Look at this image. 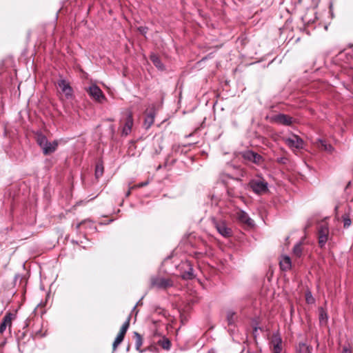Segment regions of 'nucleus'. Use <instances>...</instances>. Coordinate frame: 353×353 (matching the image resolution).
<instances>
[{
    "label": "nucleus",
    "mask_w": 353,
    "mask_h": 353,
    "mask_svg": "<svg viewBox=\"0 0 353 353\" xmlns=\"http://www.w3.org/2000/svg\"><path fill=\"white\" fill-rule=\"evenodd\" d=\"M248 185L254 193L258 195L264 194L269 191L268 183L261 176H256L250 179Z\"/></svg>",
    "instance_id": "obj_1"
},
{
    "label": "nucleus",
    "mask_w": 353,
    "mask_h": 353,
    "mask_svg": "<svg viewBox=\"0 0 353 353\" xmlns=\"http://www.w3.org/2000/svg\"><path fill=\"white\" fill-rule=\"evenodd\" d=\"M211 221L216 229L217 232L223 237H230L232 235V229L228 227L227 222L225 220L221 219H216V217H211Z\"/></svg>",
    "instance_id": "obj_2"
},
{
    "label": "nucleus",
    "mask_w": 353,
    "mask_h": 353,
    "mask_svg": "<svg viewBox=\"0 0 353 353\" xmlns=\"http://www.w3.org/2000/svg\"><path fill=\"white\" fill-rule=\"evenodd\" d=\"M177 270L183 279L190 280L194 278L192 265L189 261H181L178 265Z\"/></svg>",
    "instance_id": "obj_3"
},
{
    "label": "nucleus",
    "mask_w": 353,
    "mask_h": 353,
    "mask_svg": "<svg viewBox=\"0 0 353 353\" xmlns=\"http://www.w3.org/2000/svg\"><path fill=\"white\" fill-rule=\"evenodd\" d=\"M130 316H129L127 320L124 322L123 325L121 326L119 333L117 334L115 338L113 344H112V350L114 352L118 346L122 343L124 339L125 335L130 327Z\"/></svg>",
    "instance_id": "obj_4"
},
{
    "label": "nucleus",
    "mask_w": 353,
    "mask_h": 353,
    "mask_svg": "<svg viewBox=\"0 0 353 353\" xmlns=\"http://www.w3.org/2000/svg\"><path fill=\"white\" fill-rule=\"evenodd\" d=\"M329 228L327 223H321L318 226V239L320 248H323L328 239Z\"/></svg>",
    "instance_id": "obj_5"
},
{
    "label": "nucleus",
    "mask_w": 353,
    "mask_h": 353,
    "mask_svg": "<svg viewBox=\"0 0 353 353\" xmlns=\"http://www.w3.org/2000/svg\"><path fill=\"white\" fill-rule=\"evenodd\" d=\"M150 285L152 288L166 289L168 287L172 286L173 283L170 279L159 276H153L150 279Z\"/></svg>",
    "instance_id": "obj_6"
},
{
    "label": "nucleus",
    "mask_w": 353,
    "mask_h": 353,
    "mask_svg": "<svg viewBox=\"0 0 353 353\" xmlns=\"http://www.w3.org/2000/svg\"><path fill=\"white\" fill-rule=\"evenodd\" d=\"M87 92L89 95L96 101L102 103L106 99L105 96L103 93L101 88L95 84L90 85L88 89Z\"/></svg>",
    "instance_id": "obj_7"
},
{
    "label": "nucleus",
    "mask_w": 353,
    "mask_h": 353,
    "mask_svg": "<svg viewBox=\"0 0 353 353\" xmlns=\"http://www.w3.org/2000/svg\"><path fill=\"white\" fill-rule=\"evenodd\" d=\"M285 143L292 150L301 149L303 147V140L298 135L292 134V137L283 138Z\"/></svg>",
    "instance_id": "obj_8"
},
{
    "label": "nucleus",
    "mask_w": 353,
    "mask_h": 353,
    "mask_svg": "<svg viewBox=\"0 0 353 353\" xmlns=\"http://www.w3.org/2000/svg\"><path fill=\"white\" fill-rule=\"evenodd\" d=\"M270 347L273 353H281L282 351V339L277 332L273 333L270 341Z\"/></svg>",
    "instance_id": "obj_9"
},
{
    "label": "nucleus",
    "mask_w": 353,
    "mask_h": 353,
    "mask_svg": "<svg viewBox=\"0 0 353 353\" xmlns=\"http://www.w3.org/2000/svg\"><path fill=\"white\" fill-rule=\"evenodd\" d=\"M272 121L278 124L286 126H290L294 122L293 117L285 114H278L274 115L272 117Z\"/></svg>",
    "instance_id": "obj_10"
},
{
    "label": "nucleus",
    "mask_w": 353,
    "mask_h": 353,
    "mask_svg": "<svg viewBox=\"0 0 353 353\" xmlns=\"http://www.w3.org/2000/svg\"><path fill=\"white\" fill-rule=\"evenodd\" d=\"M57 84L61 90V92L64 93L65 97L68 99H71L72 97L73 90L72 87L70 85V83L65 79H61L58 80Z\"/></svg>",
    "instance_id": "obj_11"
},
{
    "label": "nucleus",
    "mask_w": 353,
    "mask_h": 353,
    "mask_svg": "<svg viewBox=\"0 0 353 353\" xmlns=\"http://www.w3.org/2000/svg\"><path fill=\"white\" fill-rule=\"evenodd\" d=\"M133 125V118L132 114L130 112H128L124 125L122 129V135L128 136L132 130Z\"/></svg>",
    "instance_id": "obj_12"
},
{
    "label": "nucleus",
    "mask_w": 353,
    "mask_h": 353,
    "mask_svg": "<svg viewBox=\"0 0 353 353\" xmlns=\"http://www.w3.org/2000/svg\"><path fill=\"white\" fill-rule=\"evenodd\" d=\"M237 219L242 223L245 224L248 226H254V221L249 216L248 213L243 210H239L236 212Z\"/></svg>",
    "instance_id": "obj_13"
},
{
    "label": "nucleus",
    "mask_w": 353,
    "mask_h": 353,
    "mask_svg": "<svg viewBox=\"0 0 353 353\" xmlns=\"http://www.w3.org/2000/svg\"><path fill=\"white\" fill-rule=\"evenodd\" d=\"M243 157L254 163H260L262 160V157L253 151L248 150L244 152Z\"/></svg>",
    "instance_id": "obj_14"
},
{
    "label": "nucleus",
    "mask_w": 353,
    "mask_h": 353,
    "mask_svg": "<svg viewBox=\"0 0 353 353\" xmlns=\"http://www.w3.org/2000/svg\"><path fill=\"white\" fill-rule=\"evenodd\" d=\"M155 111L154 109L150 110L146 113V115L143 121L144 128L148 130L149 129L154 122Z\"/></svg>",
    "instance_id": "obj_15"
},
{
    "label": "nucleus",
    "mask_w": 353,
    "mask_h": 353,
    "mask_svg": "<svg viewBox=\"0 0 353 353\" xmlns=\"http://www.w3.org/2000/svg\"><path fill=\"white\" fill-rule=\"evenodd\" d=\"M314 144L321 150H324L330 153L332 152L333 150V147L330 143H328L325 140L317 139Z\"/></svg>",
    "instance_id": "obj_16"
},
{
    "label": "nucleus",
    "mask_w": 353,
    "mask_h": 353,
    "mask_svg": "<svg viewBox=\"0 0 353 353\" xmlns=\"http://www.w3.org/2000/svg\"><path fill=\"white\" fill-rule=\"evenodd\" d=\"M58 141L54 140L52 142H48V143L46 144V145L45 147H43V148L42 149L43 150V153L45 154V155H48V154H50L52 153H53L54 152L56 151L57 147H58Z\"/></svg>",
    "instance_id": "obj_17"
},
{
    "label": "nucleus",
    "mask_w": 353,
    "mask_h": 353,
    "mask_svg": "<svg viewBox=\"0 0 353 353\" xmlns=\"http://www.w3.org/2000/svg\"><path fill=\"white\" fill-rule=\"evenodd\" d=\"M296 353H312V347L303 342H299L296 347Z\"/></svg>",
    "instance_id": "obj_18"
},
{
    "label": "nucleus",
    "mask_w": 353,
    "mask_h": 353,
    "mask_svg": "<svg viewBox=\"0 0 353 353\" xmlns=\"http://www.w3.org/2000/svg\"><path fill=\"white\" fill-rule=\"evenodd\" d=\"M150 59L155 67H157L159 70H163L165 69L164 65L162 63L159 57L157 54L154 53L151 54Z\"/></svg>",
    "instance_id": "obj_19"
},
{
    "label": "nucleus",
    "mask_w": 353,
    "mask_h": 353,
    "mask_svg": "<svg viewBox=\"0 0 353 353\" xmlns=\"http://www.w3.org/2000/svg\"><path fill=\"white\" fill-rule=\"evenodd\" d=\"M291 265V259L289 256H285L280 261V267L283 270H290Z\"/></svg>",
    "instance_id": "obj_20"
},
{
    "label": "nucleus",
    "mask_w": 353,
    "mask_h": 353,
    "mask_svg": "<svg viewBox=\"0 0 353 353\" xmlns=\"http://www.w3.org/2000/svg\"><path fill=\"white\" fill-rule=\"evenodd\" d=\"M157 344L159 346H161L163 350H169L171 347L170 341L165 336L160 339L158 341Z\"/></svg>",
    "instance_id": "obj_21"
},
{
    "label": "nucleus",
    "mask_w": 353,
    "mask_h": 353,
    "mask_svg": "<svg viewBox=\"0 0 353 353\" xmlns=\"http://www.w3.org/2000/svg\"><path fill=\"white\" fill-rule=\"evenodd\" d=\"M37 142L38 145L41 148V149H43V147L46 145L48 141L45 135L41 133H39L37 136Z\"/></svg>",
    "instance_id": "obj_22"
},
{
    "label": "nucleus",
    "mask_w": 353,
    "mask_h": 353,
    "mask_svg": "<svg viewBox=\"0 0 353 353\" xmlns=\"http://www.w3.org/2000/svg\"><path fill=\"white\" fill-rule=\"evenodd\" d=\"M134 338H135V347L136 350L140 352H142L140 348L143 344V339L142 336L140 334L135 332H134Z\"/></svg>",
    "instance_id": "obj_23"
},
{
    "label": "nucleus",
    "mask_w": 353,
    "mask_h": 353,
    "mask_svg": "<svg viewBox=\"0 0 353 353\" xmlns=\"http://www.w3.org/2000/svg\"><path fill=\"white\" fill-rule=\"evenodd\" d=\"M14 318V314L8 312L3 318L2 323H3L7 327L10 328L12 325V321Z\"/></svg>",
    "instance_id": "obj_24"
},
{
    "label": "nucleus",
    "mask_w": 353,
    "mask_h": 353,
    "mask_svg": "<svg viewBox=\"0 0 353 353\" xmlns=\"http://www.w3.org/2000/svg\"><path fill=\"white\" fill-rule=\"evenodd\" d=\"M319 321L321 323H325L327 321V314L326 311L323 308L320 307L319 309Z\"/></svg>",
    "instance_id": "obj_25"
},
{
    "label": "nucleus",
    "mask_w": 353,
    "mask_h": 353,
    "mask_svg": "<svg viewBox=\"0 0 353 353\" xmlns=\"http://www.w3.org/2000/svg\"><path fill=\"white\" fill-rule=\"evenodd\" d=\"M235 312L232 310L227 312V321L229 325H233L235 321Z\"/></svg>",
    "instance_id": "obj_26"
},
{
    "label": "nucleus",
    "mask_w": 353,
    "mask_h": 353,
    "mask_svg": "<svg viewBox=\"0 0 353 353\" xmlns=\"http://www.w3.org/2000/svg\"><path fill=\"white\" fill-rule=\"evenodd\" d=\"M293 254L297 256L300 257L302 254V247L301 243H299L296 244L293 248Z\"/></svg>",
    "instance_id": "obj_27"
},
{
    "label": "nucleus",
    "mask_w": 353,
    "mask_h": 353,
    "mask_svg": "<svg viewBox=\"0 0 353 353\" xmlns=\"http://www.w3.org/2000/svg\"><path fill=\"white\" fill-rule=\"evenodd\" d=\"M343 221V227L345 228H349L352 224V221L350 218V215L348 214H345L342 216Z\"/></svg>",
    "instance_id": "obj_28"
},
{
    "label": "nucleus",
    "mask_w": 353,
    "mask_h": 353,
    "mask_svg": "<svg viewBox=\"0 0 353 353\" xmlns=\"http://www.w3.org/2000/svg\"><path fill=\"white\" fill-rule=\"evenodd\" d=\"M103 166L101 164H97L95 169V176L97 178H99L103 175Z\"/></svg>",
    "instance_id": "obj_29"
},
{
    "label": "nucleus",
    "mask_w": 353,
    "mask_h": 353,
    "mask_svg": "<svg viewBox=\"0 0 353 353\" xmlns=\"http://www.w3.org/2000/svg\"><path fill=\"white\" fill-rule=\"evenodd\" d=\"M305 299H306L307 303H312L314 301V299L310 292H308L306 293Z\"/></svg>",
    "instance_id": "obj_30"
},
{
    "label": "nucleus",
    "mask_w": 353,
    "mask_h": 353,
    "mask_svg": "<svg viewBox=\"0 0 353 353\" xmlns=\"http://www.w3.org/2000/svg\"><path fill=\"white\" fill-rule=\"evenodd\" d=\"M138 30L141 34L145 35L148 32V28L145 26H140L138 28Z\"/></svg>",
    "instance_id": "obj_31"
},
{
    "label": "nucleus",
    "mask_w": 353,
    "mask_h": 353,
    "mask_svg": "<svg viewBox=\"0 0 353 353\" xmlns=\"http://www.w3.org/2000/svg\"><path fill=\"white\" fill-rule=\"evenodd\" d=\"M288 161V158L284 157L277 158V159H276V161L279 163H281V164L287 163Z\"/></svg>",
    "instance_id": "obj_32"
},
{
    "label": "nucleus",
    "mask_w": 353,
    "mask_h": 353,
    "mask_svg": "<svg viewBox=\"0 0 353 353\" xmlns=\"http://www.w3.org/2000/svg\"><path fill=\"white\" fill-rule=\"evenodd\" d=\"M7 325H6L3 323H1L0 324V334H2L3 332L6 330Z\"/></svg>",
    "instance_id": "obj_33"
},
{
    "label": "nucleus",
    "mask_w": 353,
    "mask_h": 353,
    "mask_svg": "<svg viewBox=\"0 0 353 353\" xmlns=\"http://www.w3.org/2000/svg\"><path fill=\"white\" fill-rule=\"evenodd\" d=\"M259 329H261L260 327H257V326H254L253 327V335H254V337L256 339V336H257V332H258V330Z\"/></svg>",
    "instance_id": "obj_34"
},
{
    "label": "nucleus",
    "mask_w": 353,
    "mask_h": 353,
    "mask_svg": "<svg viewBox=\"0 0 353 353\" xmlns=\"http://www.w3.org/2000/svg\"><path fill=\"white\" fill-rule=\"evenodd\" d=\"M342 353H352V351L351 350L347 347V346H344L343 347V351H342Z\"/></svg>",
    "instance_id": "obj_35"
},
{
    "label": "nucleus",
    "mask_w": 353,
    "mask_h": 353,
    "mask_svg": "<svg viewBox=\"0 0 353 353\" xmlns=\"http://www.w3.org/2000/svg\"><path fill=\"white\" fill-rule=\"evenodd\" d=\"M148 184V181H145V182H142V183H140L139 184H137V185H135L134 187L136 188H142L143 186H145Z\"/></svg>",
    "instance_id": "obj_36"
},
{
    "label": "nucleus",
    "mask_w": 353,
    "mask_h": 353,
    "mask_svg": "<svg viewBox=\"0 0 353 353\" xmlns=\"http://www.w3.org/2000/svg\"><path fill=\"white\" fill-rule=\"evenodd\" d=\"M83 223V221H82V222H81V223H78V224L77 225V229H79L80 226H81Z\"/></svg>",
    "instance_id": "obj_37"
},
{
    "label": "nucleus",
    "mask_w": 353,
    "mask_h": 353,
    "mask_svg": "<svg viewBox=\"0 0 353 353\" xmlns=\"http://www.w3.org/2000/svg\"><path fill=\"white\" fill-rule=\"evenodd\" d=\"M130 194V190H129L126 193V196H128Z\"/></svg>",
    "instance_id": "obj_38"
},
{
    "label": "nucleus",
    "mask_w": 353,
    "mask_h": 353,
    "mask_svg": "<svg viewBox=\"0 0 353 353\" xmlns=\"http://www.w3.org/2000/svg\"><path fill=\"white\" fill-rule=\"evenodd\" d=\"M161 165H159V166L158 167L157 170L161 169Z\"/></svg>",
    "instance_id": "obj_39"
},
{
    "label": "nucleus",
    "mask_w": 353,
    "mask_h": 353,
    "mask_svg": "<svg viewBox=\"0 0 353 353\" xmlns=\"http://www.w3.org/2000/svg\"><path fill=\"white\" fill-rule=\"evenodd\" d=\"M20 346H21V343H20V341H19V347H20Z\"/></svg>",
    "instance_id": "obj_40"
},
{
    "label": "nucleus",
    "mask_w": 353,
    "mask_h": 353,
    "mask_svg": "<svg viewBox=\"0 0 353 353\" xmlns=\"http://www.w3.org/2000/svg\"><path fill=\"white\" fill-rule=\"evenodd\" d=\"M209 353H210V352H209Z\"/></svg>",
    "instance_id": "obj_41"
},
{
    "label": "nucleus",
    "mask_w": 353,
    "mask_h": 353,
    "mask_svg": "<svg viewBox=\"0 0 353 353\" xmlns=\"http://www.w3.org/2000/svg\"><path fill=\"white\" fill-rule=\"evenodd\" d=\"M209 353H210V352H209Z\"/></svg>",
    "instance_id": "obj_42"
}]
</instances>
